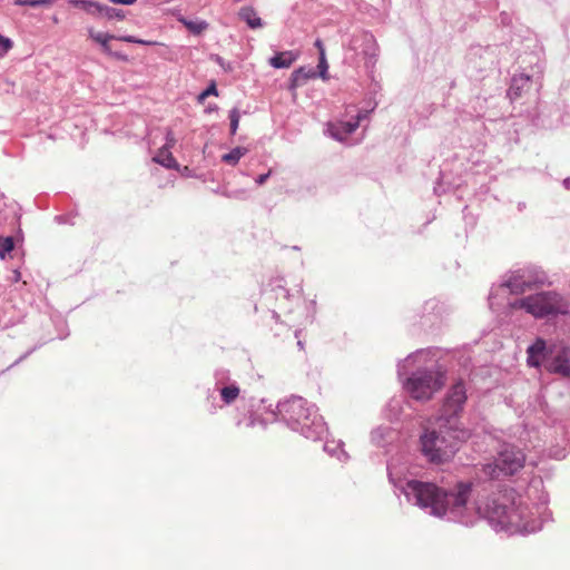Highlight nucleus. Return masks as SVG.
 <instances>
[{"label":"nucleus","mask_w":570,"mask_h":570,"mask_svg":"<svg viewBox=\"0 0 570 570\" xmlns=\"http://www.w3.org/2000/svg\"><path fill=\"white\" fill-rule=\"evenodd\" d=\"M534 283L522 281L519 276H512L507 283L505 286L509 288L511 294H523L527 291L533 288Z\"/></svg>","instance_id":"4468645a"},{"label":"nucleus","mask_w":570,"mask_h":570,"mask_svg":"<svg viewBox=\"0 0 570 570\" xmlns=\"http://www.w3.org/2000/svg\"><path fill=\"white\" fill-rule=\"evenodd\" d=\"M470 435L462 425H445V422L435 420V428L426 429L421 435V450L429 462L444 464L452 460L460 444Z\"/></svg>","instance_id":"f03ea898"},{"label":"nucleus","mask_w":570,"mask_h":570,"mask_svg":"<svg viewBox=\"0 0 570 570\" xmlns=\"http://www.w3.org/2000/svg\"><path fill=\"white\" fill-rule=\"evenodd\" d=\"M410 489L414 492L417 503L430 508L431 513L443 517L448 511L455 512L463 509L472 492V483L458 482L453 490L446 491L433 483L420 481L409 482Z\"/></svg>","instance_id":"7ed1b4c3"},{"label":"nucleus","mask_w":570,"mask_h":570,"mask_svg":"<svg viewBox=\"0 0 570 570\" xmlns=\"http://www.w3.org/2000/svg\"><path fill=\"white\" fill-rule=\"evenodd\" d=\"M468 400L466 387L462 380L453 384L442 404L440 414L436 420L452 425H461L460 415L463 412L464 404Z\"/></svg>","instance_id":"423d86ee"},{"label":"nucleus","mask_w":570,"mask_h":570,"mask_svg":"<svg viewBox=\"0 0 570 570\" xmlns=\"http://www.w3.org/2000/svg\"><path fill=\"white\" fill-rule=\"evenodd\" d=\"M176 144V139L174 137V134L171 130L167 131L166 135V144L163 147H168V150H170Z\"/></svg>","instance_id":"c85d7f7f"},{"label":"nucleus","mask_w":570,"mask_h":570,"mask_svg":"<svg viewBox=\"0 0 570 570\" xmlns=\"http://www.w3.org/2000/svg\"><path fill=\"white\" fill-rule=\"evenodd\" d=\"M118 39L121 40V41L132 42V43H141V45H150L151 43V42H148V41H145V40L136 39L132 36L120 37Z\"/></svg>","instance_id":"c756f323"},{"label":"nucleus","mask_w":570,"mask_h":570,"mask_svg":"<svg viewBox=\"0 0 570 570\" xmlns=\"http://www.w3.org/2000/svg\"><path fill=\"white\" fill-rule=\"evenodd\" d=\"M180 22L184 23V26L193 33L195 35H199L202 33L204 30L207 29L208 24L206 21H203V20H197V21H191V20H187L185 18H181L179 20Z\"/></svg>","instance_id":"6ab92c4d"},{"label":"nucleus","mask_w":570,"mask_h":570,"mask_svg":"<svg viewBox=\"0 0 570 570\" xmlns=\"http://www.w3.org/2000/svg\"><path fill=\"white\" fill-rule=\"evenodd\" d=\"M245 153H246V149L237 147V148H234L228 154H225L222 157V159H223V161H225L229 165H236L239 161V159L245 155Z\"/></svg>","instance_id":"aec40b11"},{"label":"nucleus","mask_w":570,"mask_h":570,"mask_svg":"<svg viewBox=\"0 0 570 570\" xmlns=\"http://www.w3.org/2000/svg\"><path fill=\"white\" fill-rule=\"evenodd\" d=\"M239 118H240V115H239V111L237 108H234L229 111L230 134L232 135H235L237 131Z\"/></svg>","instance_id":"393cba45"},{"label":"nucleus","mask_w":570,"mask_h":570,"mask_svg":"<svg viewBox=\"0 0 570 570\" xmlns=\"http://www.w3.org/2000/svg\"><path fill=\"white\" fill-rule=\"evenodd\" d=\"M70 3L75 7L83 9L87 13L94 17H100L102 4L99 2L89 0H70Z\"/></svg>","instance_id":"dca6fc26"},{"label":"nucleus","mask_w":570,"mask_h":570,"mask_svg":"<svg viewBox=\"0 0 570 570\" xmlns=\"http://www.w3.org/2000/svg\"><path fill=\"white\" fill-rule=\"evenodd\" d=\"M546 368L563 377L570 376V348L562 347L558 354L546 364Z\"/></svg>","instance_id":"1a4fd4ad"},{"label":"nucleus","mask_w":570,"mask_h":570,"mask_svg":"<svg viewBox=\"0 0 570 570\" xmlns=\"http://www.w3.org/2000/svg\"><path fill=\"white\" fill-rule=\"evenodd\" d=\"M100 17L107 18L109 20H111V19L122 20L125 18V14H124V11L120 9H116V8H111V7L102 4Z\"/></svg>","instance_id":"412c9836"},{"label":"nucleus","mask_w":570,"mask_h":570,"mask_svg":"<svg viewBox=\"0 0 570 570\" xmlns=\"http://www.w3.org/2000/svg\"><path fill=\"white\" fill-rule=\"evenodd\" d=\"M239 392H240L239 387L233 384V385L223 387L220 390V396H222V400L224 401V403L230 404L238 397Z\"/></svg>","instance_id":"a211bd4d"},{"label":"nucleus","mask_w":570,"mask_h":570,"mask_svg":"<svg viewBox=\"0 0 570 570\" xmlns=\"http://www.w3.org/2000/svg\"><path fill=\"white\" fill-rule=\"evenodd\" d=\"M311 77L308 72L304 70V68H298L292 73V88L298 87L303 81L307 80Z\"/></svg>","instance_id":"4be33fe9"},{"label":"nucleus","mask_w":570,"mask_h":570,"mask_svg":"<svg viewBox=\"0 0 570 570\" xmlns=\"http://www.w3.org/2000/svg\"><path fill=\"white\" fill-rule=\"evenodd\" d=\"M287 413L289 414V419L301 424L302 426H308L309 422L312 424L315 423V419L317 415L314 413V419L312 416V410L307 406V402L302 397L293 399L287 404Z\"/></svg>","instance_id":"6e6552de"},{"label":"nucleus","mask_w":570,"mask_h":570,"mask_svg":"<svg viewBox=\"0 0 570 570\" xmlns=\"http://www.w3.org/2000/svg\"><path fill=\"white\" fill-rule=\"evenodd\" d=\"M153 160L166 168L169 169H178L179 165L175 157L173 156L171 151L168 150V147H161L156 156L153 158Z\"/></svg>","instance_id":"ddd939ff"},{"label":"nucleus","mask_w":570,"mask_h":570,"mask_svg":"<svg viewBox=\"0 0 570 570\" xmlns=\"http://www.w3.org/2000/svg\"><path fill=\"white\" fill-rule=\"evenodd\" d=\"M210 95L218 96V91H217L215 82H212L206 90H204L202 94H199L198 102L203 104L205 101V99Z\"/></svg>","instance_id":"a878e982"},{"label":"nucleus","mask_w":570,"mask_h":570,"mask_svg":"<svg viewBox=\"0 0 570 570\" xmlns=\"http://www.w3.org/2000/svg\"><path fill=\"white\" fill-rule=\"evenodd\" d=\"M269 175H271V170H269L268 173H266V174H262V175H259V176L256 178V183H257L258 185H263V184H265V183H266V180L268 179Z\"/></svg>","instance_id":"7c9ffc66"},{"label":"nucleus","mask_w":570,"mask_h":570,"mask_svg":"<svg viewBox=\"0 0 570 570\" xmlns=\"http://www.w3.org/2000/svg\"><path fill=\"white\" fill-rule=\"evenodd\" d=\"M53 0H14L16 6L49 7Z\"/></svg>","instance_id":"b1692460"},{"label":"nucleus","mask_w":570,"mask_h":570,"mask_svg":"<svg viewBox=\"0 0 570 570\" xmlns=\"http://www.w3.org/2000/svg\"><path fill=\"white\" fill-rule=\"evenodd\" d=\"M475 505L479 515L501 529L529 530V509L512 490L478 499Z\"/></svg>","instance_id":"f257e3e1"},{"label":"nucleus","mask_w":570,"mask_h":570,"mask_svg":"<svg viewBox=\"0 0 570 570\" xmlns=\"http://www.w3.org/2000/svg\"><path fill=\"white\" fill-rule=\"evenodd\" d=\"M14 248V240L12 237H0V257L4 258L6 254Z\"/></svg>","instance_id":"5701e85b"},{"label":"nucleus","mask_w":570,"mask_h":570,"mask_svg":"<svg viewBox=\"0 0 570 570\" xmlns=\"http://www.w3.org/2000/svg\"><path fill=\"white\" fill-rule=\"evenodd\" d=\"M512 309H524L535 318H543L550 315L567 314L568 302L557 292H540L533 295L515 299L510 304Z\"/></svg>","instance_id":"20e7f679"},{"label":"nucleus","mask_w":570,"mask_h":570,"mask_svg":"<svg viewBox=\"0 0 570 570\" xmlns=\"http://www.w3.org/2000/svg\"><path fill=\"white\" fill-rule=\"evenodd\" d=\"M524 462L525 455L521 450L513 446L505 448L499 453L493 464L484 465L483 472L492 479L501 475H513L523 468Z\"/></svg>","instance_id":"0eeeda50"},{"label":"nucleus","mask_w":570,"mask_h":570,"mask_svg":"<svg viewBox=\"0 0 570 570\" xmlns=\"http://www.w3.org/2000/svg\"><path fill=\"white\" fill-rule=\"evenodd\" d=\"M0 48L3 52H8L12 48V41L0 35Z\"/></svg>","instance_id":"cd10ccee"},{"label":"nucleus","mask_w":570,"mask_h":570,"mask_svg":"<svg viewBox=\"0 0 570 570\" xmlns=\"http://www.w3.org/2000/svg\"><path fill=\"white\" fill-rule=\"evenodd\" d=\"M527 354L528 364L533 367H539L547 355L546 341L537 338L535 342L528 347Z\"/></svg>","instance_id":"9b49d317"},{"label":"nucleus","mask_w":570,"mask_h":570,"mask_svg":"<svg viewBox=\"0 0 570 570\" xmlns=\"http://www.w3.org/2000/svg\"><path fill=\"white\" fill-rule=\"evenodd\" d=\"M362 118L363 116L358 115L355 121H342L330 125L328 130L331 132V136L340 141L345 140L351 134H353L358 128Z\"/></svg>","instance_id":"9d476101"},{"label":"nucleus","mask_w":570,"mask_h":570,"mask_svg":"<svg viewBox=\"0 0 570 570\" xmlns=\"http://www.w3.org/2000/svg\"><path fill=\"white\" fill-rule=\"evenodd\" d=\"M318 68L321 69V77L323 79H326V72H327V62H326V59H325V53H324V50H322L321 52V59H320V63H318Z\"/></svg>","instance_id":"bb28decb"},{"label":"nucleus","mask_w":570,"mask_h":570,"mask_svg":"<svg viewBox=\"0 0 570 570\" xmlns=\"http://www.w3.org/2000/svg\"><path fill=\"white\" fill-rule=\"evenodd\" d=\"M298 58V52L293 50L282 51L269 59L272 67L276 69L289 68Z\"/></svg>","instance_id":"f8f14e48"},{"label":"nucleus","mask_w":570,"mask_h":570,"mask_svg":"<svg viewBox=\"0 0 570 570\" xmlns=\"http://www.w3.org/2000/svg\"><path fill=\"white\" fill-rule=\"evenodd\" d=\"M445 383V375L440 370L414 372L405 382L406 392L417 401H429Z\"/></svg>","instance_id":"39448f33"},{"label":"nucleus","mask_w":570,"mask_h":570,"mask_svg":"<svg viewBox=\"0 0 570 570\" xmlns=\"http://www.w3.org/2000/svg\"><path fill=\"white\" fill-rule=\"evenodd\" d=\"M315 45H316V47L320 49V51H321V52H322V50H324V48H323V46H322L321 40H317V41L315 42Z\"/></svg>","instance_id":"473e14b6"},{"label":"nucleus","mask_w":570,"mask_h":570,"mask_svg":"<svg viewBox=\"0 0 570 570\" xmlns=\"http://www.w3.org/2000/svg\"><path fill=\"white\" fill-rule=\"evenodd\" d=\"M89 37L95 40L96 42L100 43L106 52H110L109 41L111 39H116L115 36L102 33V32H95L92 29H89Z\"/></svg>","instance_id":"f3484780"},{"label":"nucleus","mask_w":570,"mask_h":570,"mask_svg":"<svg viewBox=\"0 0 570 570\" xmlns=\"http://www.w3.org/2000/svg\"><path fill=\"white\" fill-rule=\"evenodd\" d=\"M110 2L116 4H132L136 0H110Z\"/></svg>","instance_id":"2f4dec72"},{"label":"nucleus","mask_w":570,"mask_h":570,"mask_svg":"<svg viewBox=\"0 0 570 570\" xmlns=\"http://www.w3.org/2000/svg\"><path fill=\"white\" fill-rule=\"evenodd\" d=\"M239 17L244 20L249 28L257 29L263 26L262 19L257 16L253 7H244L239 10Z\"/></svg>","instance_id":"2eb2a0df"}]
</instances>
